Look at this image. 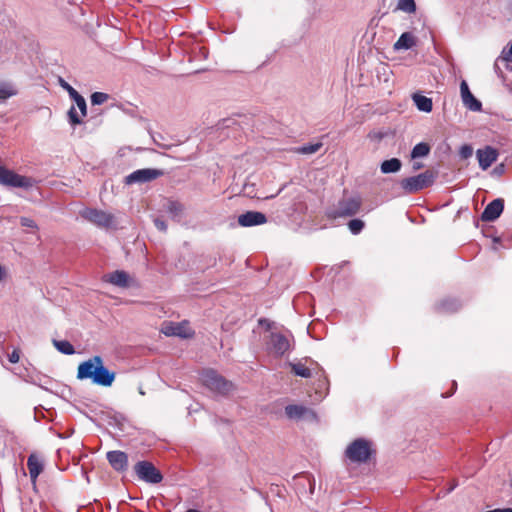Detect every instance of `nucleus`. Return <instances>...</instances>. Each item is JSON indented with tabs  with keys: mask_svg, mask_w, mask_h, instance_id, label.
I'll return each instance as SVG.
<instances>
[{
	"mask_svg": "<svg viewBox=\"0 0 512 512\" xmlns=\"http://www.w3.org/2000/svg\"><path fill=\"white\" fill-rule=\"evenodd\" d=\"M115 372L110 371L104 366L103 359L100 356L81 362L77 368L78 380H91L93 384L110 387L115 380Z\"/></svg>",
	"mask_w": 512,
	"mask_h": 512,
	"instance_id": "obj_1",
	"label": "nucleus"
},
{
	"mask_svg": "<svg viewBox=\"0 0 512 512\" xmlns=\"http://www.w3.org/2000/svg\"><path fill=\"white\" fill-rule=\"evenodd\" d=\"M374 454L373 444L365 438L353 440L345 449V460L350 463H367Z\"/></svg>",
	"mask_w": 512,
	"mask_h": 512,
	"instance_id": "obj_2",
	"label": "nucleus"
},
{
	"mask_svg": "<svg viewBox=\"0 0 512 512\" xmlns=\"http://www.w3.org/2000/svg\"><path fill=\"white\" fill-rule=\"evenodd\" d=\"M80 215L90 223L105 230H117L120 228L118 217L104 210L85 208L80 212Z\"/></svg>",
	"mask_w": 512,
	"mask_h": 512,
	"instance_id": "obj_3",
	"label": "nucleus"
},
{
	"mask_svg": "<svg viewBox=\"0 0 512 512\" xmlns=\"http://www.w3.org/2000/svg\"><path fill=\"white\" fill-rule=\"evenodd\" d=\"M435 175L432 171L426 170L416 176L405 178L401 181L402 189L407 193H416L431 186L434 183Z\"/></svg>",
	"mask_w": 512,
	"mask_h": 512,
	"instance_id": "obj_4",
	"label": "nucleus"
},
{
	"mask_svg": "<svg viewBox=\"0 0 512 512\" xmlns=\"http://www.w3.org/2000/svg\"><path fill=\"white\" fill-rule=\"evenodd\" d=\"M201 381L208 389L218 394H227L232 389V384L226 381L214 370L203 371L201 374Z\"/></svg>",
	"mask_w": 512,
	"mask_h": 512,
	"instance_id": "obj_5",
	"label": "nucleus"
},
{
	"mask_svg": "<svg viewBox=\"0 0 512 512\" xmlns=\"http://www.w3.org/2000/svg\"><path fill=\"white\" fill-rule=\"evenodd\" d=\"M360 205L359 199H343L338 202L336 207L328 209L326 215L330 219L353 216L359 211Z\"/></svg>",
	"mask_w": 512,
	"mask_h": 512,
	"instance_id": "obj_6",
	"label": "nucleus"
},
{
	"mask_svg": "<svg viewBox=\"0 0 512 512\" xmlns=\"http://www.w3.org/2000/svg\"><path fill=\"white\" fill-rule=\"evenodd\" d=\"M0 183L20 188H29L32 186V180L30 178L19 175L2 166L0 167Z\"/></svg>",
	"mask_w": 512,
	"mask_h": 512,
	"instance_id": "obj_7",
	"label": "nucleus"
},
{
	"mask_svg": "<svg viewBox=\"0 0 512 512\" xmlns=\"http://www.w3.org/2000/svg\"><path fill=\"white\" fill-rule=\"evenodd\" d=\"M0 183L20 188H29L32 186V180L30 178L19 175L2 166L0 167Z\"/></svg>",
	"mask_w": 512,
	"mask_h": 512,
	"instance_id": "obj_8",
	"label": "nucleus"
},
{
	"mask_svg": "<svg viewBox=\"0 0 512 512\" xmlns=\"http://www.w3.org/2000/svg\"><path fill=\"white\" fill-rule=\"evenodd\" d=\"M266 345L269 352L276 356H282L290 349L289 339L278 332L270 333L269 338L266 341Z\"/></svg>",
	"mask_w": 512,
	"mask_h": 512,
	"instance_id": "obj_9",
	"label": "nucleus"
},
{
	"mask_svg": "<svg viewBox=\"0 0 512 512\" xmlns=\"http://www.w3.org/2000/svg\"><path fill=\"white\" fill-rule=\"evenodd\" d=\"M134 471L140 480H163L161 472L149 461L137 462Z\"/></svg>",
	"mask_w": 512,
	"mask_h": 512,
	"instance_id": "obj_10",
	"label": "nucleus"
},
{
	"mask_svg": "<svg viewBox=\"0 0 512 512\" xmlns=\"http://www.w3.org/2000/svg\"><path fill=\"white\" fill-rule=\"evenodd\" d=\"M103 281L120 288H128L136 284L134 278L124 270H116L105 274L103 276Z\"/></svg>",
	"mask_w": 512,
	"mask_h": 512,
	"instance_id": "obj_11",
	"label": "nucleus"
},
{
	"mask_svg": "<svg viewBox=\"0 0 512 512\" xmlns=\"http://www.w3.org/2000/svg\"><path fill=\"white\" fill-rule=\"evenodd\" d=\"M162 175V171L157 169H139L125 178L126 184H133V183H145L151 180H154Z\"/></svg>",
	"mask_w": 512,
	"mask_h": 512,
	"instance_id": "obj_12",
	"label": "nucleus"
},
{
	"mask_svg": "<svg viewBox=\"0 0 512 512\" xmlns=\"http://www.w3.org/2000/svg\"><path fill=\"white\" fill-rule=\"evenodd\" d=\"M498 155V151L491 146L478 149L476 152L479 166L482 170H487L497 160Z\"/></svg>",
	"mask_w": 512,
	"mask_h": 512,
	"instance_id": "obj_13",
	"label": "nucleus"
},
{
	"mask_svg": "<svg viewBox=\"0 0 512 512\" xmlns=\"http://www.w3.org/2000/svg\"><path fill=\"white\" fill-rule=\"evenodd\" d=\"M460 94L462 102L465 107L475 112L481 110V102L478 99H476L474 95L471 93L469 86L465 80H463L460 84Z\"/></svg>",
	"mask_w": 512,
	"mask_h": 512,
	"instance_id": "obj_14",
	"label": "nucleus"
},
{
	"mask_svg": "<svg viewBox=\"0 0 512 512\" xmlns=\"http://www.w3.org/2000/svg\"><path fill=\"white\" fill-rule=\"evenodd\" d=\"M504 201L501 198H497L490 202L484 209L481 215V219L486 222L495 221L503 212Z\"/></svg>",
	"mask_w": 512,
	"mask_h": 512,
	"instance_id": "obj_15",
	"label": "nucleus"
},
{
	"mask_svg": "<svg viewBox=\"0 0 512 512\" xmlns=\"http://www.w3.org/2000/svg\"><path fill=\"white\" fill-rule=\"evenodd\" d=\"M267 222L265 214L258 211H248L244 214L239 215L238 223L243 227H251L256 225H262Z\"/></svg>",
	"mask_w": 512,
	"mask_h": 512,
	"instance_id": "obj_16",
	"label": "nucleus"
},
{
	"mask_svg": "<svg viewBox=\"0 0 512 512\" xmlns=\"http://www.w3.org/2000/svg\"><path fill=\"white\" fill-rule=\"evenodd\" d=\"M162 332L166 336H179L181 338H188L193 334L186 323H167L163 326Z\"/></svg>",
	"mask_w": 512,
	"mask_h": 512,
	"instance_id": "obj_17",
	"label": "nucleus"
},
{
	"mask_svg": "<svg viewBox=\"0 0 512 512\" xmlns=\"http://www.w3.org/2000/svg\"><path fill=\"white\" fill-rule=\"evenodd\" d=\"M285 414L289 419L299 420L306 417L315 418L313 410L303 405H287L285 407Z\"/></svg>",
	"mask_w": 512,
	"mask_h": 512,
	"instance_id": "obj_18",
	"label": "nucleus"
},
{
	"mask_svg": "<svg viewBox=\"0 0 512 512\" xmlns=\"http://www.w3.org/2000/svg\"><path fill=\"white\" fill-rule=\"evenodd\" d=\"M107 460L109 464L117 471H123L127 468L128 457L122 451H109L107 453Z\"/></svg>",
	"mask_w": 512,
	"mask_h": 512,
	"instance_id": "obj_19",
	"label": "nucleus"
},
{
	"mask_svg": "<svg viewBox=\"0 0 512 512\" xmlns=\"http://www.w3.org/2000/svg\"><path fill=\"white\" fill-rule=\"evenodd\" d=\"M27 468L31 479L35 480L43 470L41 458L35 454H31L27 460Z\"/></svg>",
	"mask_w": 512,
	"mask_h": 512,
	"instance_id": "obj_20",
	"label": "nucleus"
},
{
	"mask_svg": "<svg viewBox=\"0 0 512 512\" xmlns=\"http://www.w3.org/2000/svg\"><path fill=\"white\" fill-rule=\"evenodd\" d=\"M416 44V38L415 36L410 32L403 33L399 39L395 42L393 48L394 50H408L415 46Z\"/></svg>",
	"mask_w": 512,
	"mask_h": 512,
	"instance_id": "obj_21",
	"label": "nucleus"
},
{
	"mask_svg": "<svg viewBox=\"0 0 512 512\" xmlns=\"http://www.w3.org/2000/svg\"><path fill=\"white\" fill-rule=\"evenodd\" d=\"M166 211L170 214L173 220L179 221L184 213V205L175 200H168L165 204Z\"/></svg>",
	"mask_w": 512,
	"mask_h": 512,
	"instance_id": "obj_22",
	"label": "nucleus"
},
{
	"mask_svg": "<svg viewBox=\"0 0 512 512\" xmlns=\"http://www.w3.org/2000/svg\"><path fill=\"white\" fill-rule=\"evenodd\" d=\"M413 101L417 109L422 112L429 113L433 109L432 99L420 94L413 95Z\"/></svg>",
	"mask_w": 512,
	"mask_h": 512,
	"instance_id": "obj_23",
	"label": "nucleus"
},
{
	"mask_svg": "<svg viewBox=\"0 0 512 512\" xmlns=\"http://www.w3.org/2000/svg\"><path fill=\"white\" fill-rule=\"evenodd\" d=\"M16 86L10 81H0V101H5L10 97L17 95Z\"/></svg>",
	"mask_w": 512,
	"mask_h": 512,
	"instance_id": "obj_24",
	"label": "nucleus"
},
{
	"mask_svg": "<svg viewBox=\"0 0 512 512\" xmlns=\"http://www.w3.org/2000/svg\"><path fill=\"white\" fill-rule=\"evenodd\" d=\"M402 167V163L398 158H391L381 163L380 170L383 174L398 172Z\"/></svg>",
	"mask_w": 512,
	"mask_h": 512,
	"instance_id": "obj_25",
	"label": "nucleus"
},
{
	"mask_svg": "<svg viewBox=\"0 0 512 512\" xmlns=\"http://www.w3.org/2000/svg\"><path fill=\"white\" fill-rule=\"evenodd\" d=\"M430 150L431 148L429 144L425 142H420L413 147L411 151V158L415 160L418 158L426 157L430 153Z\"/></svg>",
	"mask_w": 512,
	"mask_h": 512,
	"instance_id": "obj_26",
	"label": "nucleus"
},
{
	"mask_svg": "<svg viewBox=\"0 0 512 512\" xmlns=\"http://www.w3.org/2000/svg\"><path fill=\"white\" fill-rule=\"evenodd\" d=\"M54 347L65 355H72L75 353L73 345L66 340H53Z\"/></svg>",
	"mask_w": 512,
	"mask_h": 512,
	"instance_id": "obj_27",
	"label": "nucleus"
},
{
	"mask_svg": "<svg viewBox=\"0 0 512 512\" xmlns=\"http://www.w3.org/2000/svg\"><path fill=\"white\" fill-rule=\"evenodd\" d=\"M71 98L74 100L76 106L79 108L81 112V116L85 117L87 114V105L83 96H81L76 90H72Z\"/></svg>",
	"mask_w": 512,
	"mask_h": 512,
	"instance_id": "obj_28",
	"label": "nucleus"
},
{
	"mask_svg": "<svg viewBox=\"0 0 512 512\" xmlns=\"http://www.w3.org/2000/svg\"><path fill=\"white\" fill-rule=\"evenodd\" d=\"M290 366L294 374L297 376L303 378H310L312 375L311 370L308 367H306L303 363H291Z\"/></svg>",
	"mask_w": 512,
	"mask_h": 512,
	"instance_id": "obj_29",
	"label": "nucleus"
},
{
	"mask_svg": "<svg viewBox=\"0 0 512 512\" xmlns=\"http://www.w3.org/2000/svg\"><path fill=\"white\" fill-rule=\"evenodd\" d=\"M322 147L321 142L306 144L301 147L295 148V152L299 154H314Z\"/></svg>",
	"mask_w": 512,
	"mask_h": 512,
	"instance_id": "obj_30",
	"label": "nucleus"
},
{
	"mask_svg": "<svg viewBox=\"0 0 512 512\" xmlns=\"http://www.w3.org/2000/svg\"><path fill=\"white\" fill-rule=\"evenodd\" d=\"M397 8L406 13H414L416 11V4L414 0H399Z\"/></svg>",
	"mask_w": 512,
	"mask_h": 512,
	"instance_id": "obj_31",
	"label": "nucleus"
},
{
	"mask_svg": "<svg viewBox=\"0 0 512 512\" xmlns=\"http://www.w3.org/2000/svg\"><path fill=\"white\" fill-rule=\"evenodd\" d=\"M348 227L351 233L356 235L362 231L364 227V222L360 219H352L349 221Z\"/></svg>",
	"mask_w": 512,
	"mask_h": 512,
	"instance_id": "obj_32",
	"label": "nucleus"
},
{
	"mask_svg": "<svg viewBox=\"0 0 512 512\" xmlns=\"http://www.w3.org/2000/svg\"><path fill=\"white\" fill-rule=\"evenodd\" d=\"M109 98V95L103 92H94L91 95V103L92 105H101L106 102Z\"/></svg>",
	"mask_w": 512,
	"mask_h": 512,
	"instance_id": "obj_33",
	"label": "nucleus"
},
{
	"mask_svg": "<svg viewBox=\"0 0 512 512\" xmlns=\"http://www.w3.org/2000/svg\"><path fill=\"white\" fill-rule=\"evenodd\" d=\"M459 304L456 300H445L441 303L440 309L445 312H454L458 309Z\"/></svg>",
	"mask_w": 512,
	"mask_h": 512,
	"instance_id": "obj_34",
	"label": "nucleus"
},
{
	"mask_svg": "<svg viewBox=\"0 0 512 512\" xmlns=\"http://www.w3.org/2000/svg\"><path fill=\"white\" fill-rule=\"evenodd\" d=\"M82 116H79L76 108L72 106L68 111V119L71 125L75 126L82 123Z\"/></svg>",
	"mask_w": 512,
	"mask_h": 512,
	"instance_id": "obj_35",
	"label": "nucleus"
},
{
	"mask_svg": "<svg viewBox=\"0 0 512 512\" xmlns=\"http://www.w3.org/2000/svg\"><path fill=\"white\" fill-rule=\"evenodd\" d=\"M459 154H460L461 158L467 159L472 156L473 148L470 145H463L460 148Z\"/></svg>",
	"mask_w": 512,
	"mask_h": 512,
	"instance_id": "obj_36",
	"label": "nucleus"
},
{
	"mask_svg": "<svg viewBox=\"0 0 512 512\" xmlns=\"http://www.w3.org/2000/svg\"><path fill=\"white\" fill-rule=\"evenodd\" d=\"M20 224L23 227H28V228H32V229H36L37 228V224L35 223V221L32 220L31 218H28V217H21L20 218Z\"/></svg>",
	"mask_w": 512,
	"mask_h": 512,
	"instance_id": "obj_37",
	"label": "nucleus"
},
{
	"mask_svg": "<svg viewBox=\"0 0 512 512\" xmlns=\"http://www.w3.org/2000/svg\"><path fill=\"white\" fill-rule=\"evenodd\" d=\"M154 225L159 231L166 232L167 231V224L164 220L160 218L154 219Z\"/></svg>",
	"mask_w": 512,
	"mask_h": 512,
	"instance_id": "obj_38",
	"label": "nucleus"
},
{
	"mask_svg": "<svg viewBox=\"0 0 512 512\" xmlns=\"http://www.w3.org/2000/svg\"><path fill=\"white\" fill-rule=\"evenodd\" d=\"M500 58L506 62L512 61V43L508 50L504 49L502 51Z\"/></svg>",
	"mask_w": 512,
	"mask_h": 512,
	"instance_id": "obj_39",
	"label": "nucleus"
},
{
	"mask_svg": "<svg viewBox=\"0 0 512 512\" xmlns=\"http://www.w3.org/2000/svg\"><path fill=\"white\" fill-rule=\"evenodd\" d=\"M8 359L11 363H17L20 359V351L18 349H14L12 353L8 355Z\"/></svg>",
	"mask_w": 512,
	"mask_h": 512,
	"instance_id": "obj_40",
	"label": "nucleus"
},
{
	"mask_svg": "<svg viewBox=\"0 0 512 512\" xmlns=\"http://www.w3.org/2000/svg\"><path fill=\"white\" fill-rule=\"evenodd\" d=\"M60 84L61 86L67 90V92L69 93V96L71 97V92H73L72 90H75L72 86H70L67 82H65L63 79L60 80Z\"/></svg>",
	"mask_w": 512,
	"mask_h": 512,
	"instance_id": "obj_41",
	"label": "nucleus"
},
{
	"mask_svg": "<svg viewBox=\"0 0 512 512\" xmlns=\"http://www.w3.org/2000/svg\"><path fill=\"white\" fill-rule=\"evenodd\" d=\"M486 512H512V508H497Z\"/></svg>",
	"mask_w": 512,
	"mask_h": 512,
	"instance_id": "obj_42",
	"label": "nucleus"
},
{
	"mask_svg": "<svg viewBox=\"0 0 512 512\" xmlns=\"http://www.w3.org/2000/svg\"><path fill=\"white\" fill-rule=\"evenodd\" d=\"M412 168H413V170H415V171H416V170H419V169L423 168V164H422V163H420V162H416V161H415V162L413 163V165H412Z\"/></svg>",
	"mask_w": 512,
	"mask_h": 512,
	"instance_id": "obj_43",
	"label": "nucleus"
},
{
	"mask_svg": "<svg viewBox=\"0 0 512 512\" xmlns=\"http://www.w3.org/2000/svg\"><path fill=\"white\" fill-rule=\"evenodd\" d=\"M5 270L3 269V267L0 265V282L4 279L5 277Z\"/></svg>",
	"mask_w": 512,
	"mask_h": 512,
	"instance_id": "obj_44",
	"label": "nucleus"
},
{
	"mask_svg": "<svg viewBox=\"0 0 512 512\" xmlns=\"http://www.w3.org/2000/svg\"><path fill=\"white\" fill-rule=\"evenodd\" d=\"M309 483V490H310V493H313V490H314V484L315 482H308Z\"/></svg>",
	"mask_w": 512,
	"mask_h": 512,
	"instance_id": "obj_45",
	"label": "nucleus"
},
{
	"mask_svg": "<svg viewBox=\"0 0 512 512\" xmlns=\"http://www.w3.org/2000/svg\"><path fill=\"white\" fill-rule=\"evenodd\" d=\"M259 323H260L261 325H263V324H267V328H269V327H270V324H269V323H268V321H267V320H265V319H261V320L259 321Z\"/></svg>",
	"mask_w": 512,
	"mask_h": 512,
	"instance_id": "obj_46",
	"label": "nucleus"
},
{
	"mask_svg": "<svg viewBox=\"0 0 512 512\" xmlns=\"http://www.w3.org/2000/svg\"><path fill=\"white\" fill-rule=\"evenodd\" d=\"M455 489V485H451L445 492V494H448L450 492H452L453 490Z\"/></svg>",
	"mask_w": 512,
	"mask_h": 512,
	"instance_id": "obj_47",
	"label": "nucleus"
},
{
	"mask_svg": "<svg viewBox=\"0 0 512 512\" xmlns=\"http://www.w3.org/2000/svg\"><path fill=\"white\" fill-rule=\"evenodd\" d=\"M502 169H503V165H500L499 167H497V168L495 169V171L500 172V170H502Z\"/></svg>",
	"mask_w": 512,
	"mask_h": 512,
	"instance_id": "obj_48",
	"label": "nucleus"
},
{
	"mask_svg": "<svg viewBox=\"0 0 512 512\" xmlns=\"http://www.w3.org/2000/svg\"><path fill=\"white\" fill-rule=\"evenodd\" d=\"M31 484H32L33 489L36 490V481L31 482Z\"/></svg>",
	"mask_w": 512,
	"mask_h": 512,
	"instance_id": "obj_49",
	"label": "nucleus"
}]
</instances>
